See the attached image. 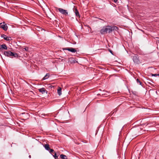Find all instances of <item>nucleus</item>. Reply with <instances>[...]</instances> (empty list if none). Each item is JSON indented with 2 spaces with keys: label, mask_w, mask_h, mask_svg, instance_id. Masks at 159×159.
I'll return each mask as SVG.
<instances>
[{
  "label": "nucleus",
  "mask_w": 159,
  "mask_h": 159,
  "mask_svg": "<svg viewBox=\"0 0 159 159\" xmlns=\"http://www.w3.org/2000/svg\"><path fill=\"white\" fill-rule=\"evenodd\" d=\"M105 27L106 29L107 33H110L113 30L117 31L118 29V27L116 26H112L110 25H107L105 26Z\"/></svg>",
  "instance_id": "obj_1"
},
{
  "label": "nucleus",
  "mask_w": 159,
  "mask_h": 159,
  "mask_svg": "<svg viewBox=\"0 0 159 159\" xmlns=\"http://www.w3.org/2000/svg\"><path fill=\"white\" fill-rule=\"evenodd\" d=\"M0 28L2 29L5 31H6L7 30L8 26L5 23H0Z\"/></svg>",
  "instance_id": "obj_2"
},
{
  "label": "nucleus",
  "mask_w": 159,
  "mask_h": 159,
  "mask_svg": "<svg viewBox=\"0 0 159 159\" xmlns=\"http://www.w3.org/2000/svg\"><path fill=\"white\" fill-rule=\"evenodd\" d=\"M133 59L134 62L137 64H139L140 63V61L139 59V57L137 55H135L133 57Z\"/></svg>",
  "instance_id": "obj_3"
},
{
  "label": "nucleus",
  "mask_w": 159,
  "mask_h": 159,
  "mask_svg": "<svg viewBox=\"0 0 159 159\" xmlns=\"http://www.w3.org/2000/svg\"><path fill=\"white\" fill-rule=\"evenodd\" d=\"M59 11L62 14L66 16L68 14V13L67 10L63 9L61 8H59L58 9Z\"/></svg>",
  "instance_id": "obj_4"
},
{
  "label": "nucleus",
  "mask_w": 159,
  "mask_h": 159,
  "mask_svg": "<svg viewBox=\"0 0 159 159\" xmlns=\"http://www.w3.org/2000/svg\"><path fill=\"white\" fill-rule=\"evenodd\" d=\"M63 50H67L72 52H76V50L75 48H63Z\"/></svg>",
  "instance_id": "obj_5"
},
{
  "label": "nucleus",
  "mask_w": 159,
  "mask_h": 159,
  "mask_svg": "<svg viewBox=\"0 0 159 159\" xmlns=\"http://www.w3.org/2000/svg\"><path fill=\"white\" fill-rule=\"evenodd\" d=\"M1 37L2 38H3V39L6 41H8L11 39V37H7L4 34H2Z\"/></svg>",
  "instance_id": "obj_6"
},
{
  "label": "nucleus",
  "mask_w": 159,
  "mask_h": 159,
  "mask_svg": "<svg viewBox=\"0 0 159 159\" xmlns=\"http://www.w3.org/2000/svg\"><path fill=\"white\" fill-rule=\"evenodd\" d=\"M39 92H41L42 94L46 93L47 94L48 91H47L44 88H43L41 89H38Z\"/></svg>",
  "instance_id": "obj_7"
},
{
  "label": "nucleus",
  "mask_w": 159,
  "mask_h": 159,
  "mask_svg": "<svg viewBox=\"0 0 159 159\" xmlns=\"http://www.w3.org/2000/svg\"><path fill=\"white\" fill-rule=\"evenodd\" d=\"M7 47L5 44H0V49L1 50H7Z\"/></svg>",
  "instance_id": "obj_8"
},
{
  "label": "nucleus",
  "mask_w": 159,
  "mask_h": 159,
  "mask_svg": "<svg viewBox=\"0 0 159 159\" xmlns=\"http://www.w3.org/2000/svg\"><path fill=\"white\" fill-rule=\"evenodd\" d=\"M11 52H12L10 51H5L4 52V54L6 56L11 57Z\"/></svg>",
  "instance_id": "obj_9"
},
{
  "label": "nucleus",
  "mask_w": 159,
  "mask_h": 159,
  "mask_svg": "<svg viewBox=\"0 0 159 159\" xmlns=\"http://www.w3.org/2000/svg\"><path fill=\"white\" fill-rule=\"evenodd\" d=\"M100 33L101 34H104L107 33V31L105 26L103 27L100 30Z\"/></svg>",
  "instance_id": "obj_10"
},
{
  "label": "nucleus",
  "mask_w": 159,
  "mask_h": 159,
  "mask_svg": "<svg viewBox=\"0 0 159 159\" xmlns=\"http://www.w3.org/2000/svg\"><path fill=\"white\" fill-rule=\"evenodd\" d=\"M11 58L13 57L18 58L19 57L18 55L16 53L11 52Z\"/></svg>",
  "instance_id": "obj_11"
},
{
  "label": "nucleus",
  "mask_w": 159,
  "mask_h": 159,
  "mask_svg": "<svg viewBox=\"0 0 159 159\" xmlns=\"http://www.w3.org/2000/svg\"><path fill=\"white\" fill-rule=\"evenodd\" d=\"M73 10L74 12L75 13V15L76 16H80V14L79 12L77 9L75 7H74L73 8Z\"/></svg>",
  "instance_id": "obj_12"
},
{
  "label": "nucleus",
  "mask_w": 159,
  "mask_h": 159,
  "mask_svg": "<svg viewBox=\"0 0 159 159\" xmlns=\"http://www.w3.org/2000/svg\"><path fill=\"white\" fill-rule=\"evenodd\" d=\"M43 147L45 149L48 151H49L50 149L49 145L48 144H45L43 145Z\"/></svg>",
  "instance_id": "obj_13"
},
{
  "label": "nucleus",
  "mask_w": 159,
  "mask_h": 159,
  "mask_svg": "<svg viewBox=\"0 0 159 159\" xmlns=\"http://www.w3.org/2000/svg\"><path fill=\"white\" fill-rule=\"evenodd\" d=\"M49 76L50 75L49 73L47 74L43 78L42 80H44L48 79L49 77Z\"/></svg>",
  "instance_id": "obj_14"
},
{
  "label": "nucleus",
  "mask_w": 159,
  "mask_h": 159,
  "mask_svg": "<svg viewBox=\"0 0 159 159\" xmlns=\"http://www.w3.org/2000/svg\"><path fill=\"white\" fill-rule=\"evenodd\" d=\"M57 93L58 95L60 96L61 94V88H59L57 90Z\"/></svg>",
  "instance_id": "obj_15"
},
{
  "label": "nucleus",
  "mask_w": 159,
  "mask_h": 159,
  "mask_svg": "<svg viewBox=\"0 0 159 159\" xmlns=\"http://www.w3.org/2000/svg\"><path fill=\"white\" fill-rule=\"evenodd\" d=\"M60 157L62 159H65L66 158H65V157H67L66 156L63 155L62 154L60 155Z\"/></svg>",
  "instance_id": "obj_16"
},
{
  "label": "nucleus",
  "mask_w": 159,
  "mask_h": 159,
  "mask_svg": "<svg viewBox=\"0 0 159 159\" xmlns=\"http://www.w3.org/2000/svg\"><path fill=\"white\" fill-rule=\"evenodd\" d=\"M136 81L137 83H139L140 85H141L142 83L138 79H137L136 80Z\"/></svg>",
  "instance_id": "obj_17"
},
{
  "label": "nucleus",
  "mask_w": 159,
  "mask_h": 159,
  "mask_svg": "<svg viewBox=\"0 0 159 159\" xmlns=\"http://www.w3.org/2000/svg\"><path fill=\"white\" fill-rule=\"evenodd\" d=\"M53 156L55 159H57L58 158V156H57L56 153H55L54 155H53Z\"/></svg>",
  "instance_id": "obj_18"
},
{
  "label": "nucleus",
  "mask_w": 159,
  "mask_h": 159,
  "mask_svg": "<svg viewBox=\"0 0 159 159\" xmlns=\"http://www.w3.org/2000/svg\"><path fill=\"white\" fill-rule=\"evenodd\" d=\"M29 48L28 47H25V48L23 49V50L24 51L25 50L26 51H29Z\"/></svg>",
  "instance_id": "obj_19"
},
{
  "label": "nucleus",
  "mask_w": 159,
  "mask_h": 159,
  "mask_svg": "<svg viewBox=\"0 0 159 159\" xmlns=\"http://www.w3.org/2000/svg\"><path fill=\"white\" fill-rule=\"evenodd\" d=\"M158 74H151V75L152 76H158Z\"/></svg>",
  "instance_id": "obj_20"
},
{
  "label": "nucleus",
  "mask_w": 159,
  "mask_h": 159,
  "mask_svg": "<svg viewBox=\"0 0 159 159\" xmlns=\"http://www.w3.org/2000/svg\"><path fill=\"white\" fill-rule=\"evenodd\" d=\"M49 151L50 153H51L54 151L53 149H50Z\"/></svg>",
  "instance_id": "obj_21"
},
{
  "label": "nucleus",
  "mask_w": 159,
  "mask_h": 159,
  "mask_svg": "<svg viewBox=\"0 0 159 159\" xmlns=\"http://www.w3.org/2000/svg\"><path fill=\"white\" fill-rule=\"evenodd\" d=\"M30 94H31V95H32L33 94H34V93H33V92L32 91H30Z\"/></svg>",
  "instance_id": "obj_22"
},
{
  "label": "nucleus",
  "mask_w": 159,
  "mask_h": 159,
  "mask_svg": "<svg viewBox=\"0 0 159 159\" xmlns=\"http://www.w3.org/2000/svg\"><path fill=\"white\" fill-rule=\"evenodd\" d=\"M110 52L112 54H113L112 53V51H111V50H110Z\"/></svg>",
  "instance_id": "obj_23"
},
{
  "label": "nucleus",
  "mask_w": 159,
  "mask_h": 159,
  "mask_svg": "<svg viewBox=\"0 0 159 159\" xmlns=\"http://www.w3.org/2000/svg\"><path fill=\"white\" fill-rule=\"evenodd\" d=\"M113 0L114 1V2H116L117 1V0Z\"/></svg>",
  "instance_id": "obj_24"
},
{
  "label": "nucleus",
  "mask_w": 159,
  "mask_h": 159,
  "mask_svg": "<svg viewBox=\"0 0 159 159\" xmlns=\"http://www.w3.org/2000/svg\"><path fill=\"white\" fill-rule=\"evenodd\" d=\"M29 157L30 158L31 157V155H29Z\"/></svg>",
  "instance_id": "obj_25"
},
{
  "label": "nucleus",
  "mask_w": 159,
  "mask_h": 159,
  "mask_svg": "<svg viewBox=\"0 0 159 159\" xmlns=\"http://www.w3.org/2000/svg\"><path fill=\"white\" fill-rule=\"evenodd\" d=\"M158 76H159V74H158Z\"/></svg>",
  "instance_id": "obj_26"
},
{
  "label": "nucleus",
  "mask_w": 159,
  "mask_h": 159,
  "mask_svg": "<svg viewBox=\"0 0 159 159\" xmlns=\"http://www.w3.org/2000/svg\"><path fill=\"white\" fill-rule=\"evenodd\" d=\"M67 157L66 158V159H67Z\"/></svg>",
  "instance_id": "obj_27"
},
{
  "label": "nucleus",
  "mask_w": 159,
  "mask_h": 159,
  "mask_svg": "<svg viewBox=\"0 0 159 159\" xmlns=\"http://www.w3.org/2000/svg\"><path fill=\"white\" fill-rule=\"evenodd\" d=\"M40 29H41V30H42V29L41 28H40Z\"/></svg>",
  "instance_id": "obj_28"
}]
</instances>
